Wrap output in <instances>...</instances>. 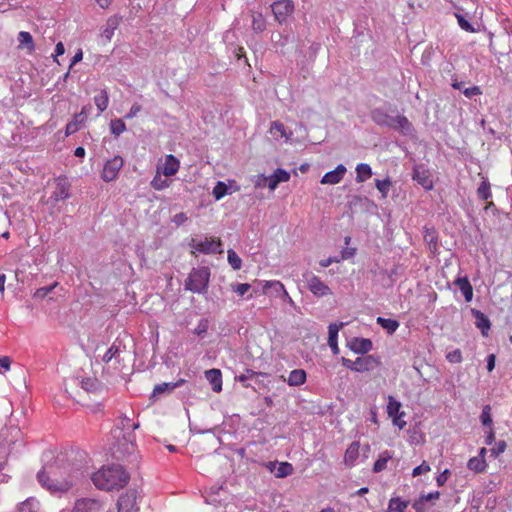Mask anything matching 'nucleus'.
Listing matches in <instances>:
<instances>
[{
    "label": "nucleus",
    "instance_id": "obj_1",
    "mask_svg": "<svg viewBox=\"0 0 512 512\" xmlns=\"http://www.w3.org/2000/svg\"><path fill=\"white\" fill-rule=\"evenodd\" d=\"M85 477L84 471L75 469L70 463L58 458L48 469L37 474L38 481L50 491H68L81 478Z\"/></svg>",
    "mask_w": 512,
    "mask_h": 512
},
{
    "label": "nucleus",
    "instance_id": "obj_2",
    "mask_svg": "<svg viewBox=\"0 0 512 512\" xmlns=\"http://www.w3.org/2000/svg\"><path fill=\"white\" fill-rule=\"evenodd\" d=\"M129 478V474L119 465L103 467L91 477L94 485L105 491L123 488L128 483Z\"/></svg>",
    "mask_w": 512,
    "mask_h": 512
},
{
    "label": "nucleus",
    "instance_id": "obj_3",
    "mask_svg": "<svg viewBox=\"0 0 512 512\" xmlns=\"http://www.w3.org/2000/svg\"><path fill=\"white\" fill-rule=\"evenodd\" d=\"M209 278L210 270L208 267L194 268L185 281V287L193 293H202L207 290Z\"/></svg>",
    "mask_w": 512,
    "mask_h": 512
},
{
    "label": "nucleus",
    "instance_id": "obj_4",
    "mask_svg": "<svg viewBox=\"0 0 512 512\" xmlns=\"http://www.w3.org/2000/svg\"><path fill=\"white\" fill-rule=\"evenodd\" d=\"M189 246L191 248V253L195 254L196 252L202 254H213V253H222L223 250L222 242L219 238H205L201 241H196L195 239H191Z\"/></svg>",
    "mask_w": 512,
    "mask_h": 512
},
{
    "label": "nucleus",
    "instance_id": "obj_5",
    "mask_svg": "<svg viewBox=\"0 0 512 512\" xmlns=\"http://www.w3.org/2000/svg\"><path fill=\"white\" fill-rule=\"evenodd\" d=\"M308 290L317 298L332 295L331 288L320 277L310 273L306 276Z\"/></svg>",
    "mask_w": 512,
    "mask_h": 512
},
{
    "label": "nucleus",
    "instance_id": "obj_6",
    "mask_svg": "<svg viewBox=\"0 0 512 512\" xmlns=\"http://www.w3.org/2000/svg\"><path fill=\"white\" fill-rule=\"evenodd\" d=\"M124 165V160L121 156H114L112 159H109L105 162L101 177L105 182L114 181L119 171Z\"/></svg>",
    "mask_w": 512,
    "mask_h": 512
},
{
    "label": "nucleus",
    "instance_id": "obj_7",
    "mask_svg": "<svg viewBox=\"0 0 512 512\" xmlns=\"http://www.w3.org/2000/svg\"><path fill=\"white\" fill-rule=\"evenodd\" d=\"M401 406V403L393 396H388L387 414L392 418L393 424L399 429H403L406 426V421L403 419L405 412L401 411Z\"/></svg>",
    "mask_w": 512,
    "mask_h": 512
},
{
    "label": "nucleus",
    "instance_id": "obj_8",
    "mask_svg": "<svg viewBox=\"0 0 512 512\" xmlns=\"http://www.w3.org/2000/svg\"><path fill=\"white\" fill-rule=\"evenodd\" d=\"M272 12L278 22H283L293 12L294 5L290 0H278L272 4Z\"/></svg>",
    "mask_w": 512,
    "mask_h": 512
},
{
    "label": "nucleus",
    "instance_id": "obj_9",
    "mask_svg": "<svg viewBox=\"0 0 512 512\" xmlns=\"http://www.w3.org/2000/svg\"><path fill=\"white\" fill-rule=\"evenodd\" d=\"M179 168L180 161L172 154L166 155L164 163L157 166L158 172H161L165 177L174 176Z\"/></svg>",
    "mask_w": 512,
    "mask_h": 512
},
{
    "label": "nucleus",
    "instance_id": "obj_10",
    "mask_svg": "<svg viewBox=\"0 0 512 512\" xmlns=\"http://www.w3.org/2000/svg\"><path fill=\"white\" fill-rule=\"evenodd\" d=\"M136 498L135 490H128L122 494L117 501L118 512H130L134 510L136 506Z\"/></svg>",
    "mask_w": 512,
    "mask_h": 512
},
{
    "label": "nucleus",
    "instance_id": "obj_11",
    "mask_svg": "<svg viewBox=\"0 0 512 512\" xmlns=\"http://www.w3.org/2000/svg\"><path fill=\"white\" fill-rule=\"evenodd\" d=\"M346 171V167L343 164H339L334 170L324 174L321 184H338L343 179Z\"/></svg>",
    "mask_w": 512,
    "mask_h": 512
},
{
    "label": "nucleus",
    "instance_id": "obj_12",
    "mask_svg": "<svg viewBox=\"0 0 512 512\" xmlns=\"http://www.w3.org/2000/svg\"><path fill=\"white\" fill-rule=\"evenodd\" d=\"M70 185L65 179H57L55 190L51 195V199L55 202L69 198Z\"/></svg>",
    "mask_w": 512,
    "mask_h": 512
},
{
    "label": "nucleus",
    "instance_id": "obj_13",
    "mask_svg": "<svg viewBox=\"0 0 512 512\" xmlns=\"http://www.w3.org/2000/svg\"><path fill=\"white\" fill-rule=\"evenodd\" d=\"M343 323H332L328 327V345L331 348L334 355L339 354L338 347V333L340 329L343 327Z\"/></svg>",
    "mask_w": 512,
    "mask_h": 512
},
{
    "label": "nucleus",
    "instance_id": "obj_14",
    "mask_svg": "<svg viewBox=\"0 0 512 512\" xmlns=\"http://www.w3.org/2000/svg\"><path fill=\"white\" fill-rule=\"evenodd\" d=\"M390 128L398 130L399 132L405 135L410 134L413 131L412 123L408 120L407 117L403 115L393 117Z\"/></svg>",
    "mask_w": 512,
    "mask_h": 512
},
{
    "label": "nucleus",
    "instance_id": "obj_15",
    "mask_svg": "<svg viewBox=\"0 0 512 512\" xmlns=\"http://www.w3.org/2000/svg\"><path fill=\"white\" fill-rule=\"evenodd\" d=\"M268 288H277V291H281L282 299L287 301L290 305H294L293 299L290 297L282 282L278 280L265 281L263 284V293L267 294Z\"/></svg>",
    "mask_w": 512,
    "mask_h": 512
},
{
    "label": "nucleus",
    "instance_id": "obj_16",
    "mask_svg": "<svg viewBox=\"0 0 512 512\" xmlns=\"http://www.w3.org/2000/svg\"><path fill=\"white\" fill-rule=\"evenodd\" d=\"M413 180L417 181L425 190L433 188V181L427 170L416 167L413 170Z\"/></svg>",
    "mask_w": 512,
    "mask_h": 512
},
{
    "label": "nucleus",
    "instance_id": "obj_17",
    "mask_svg": "<svg viewBox=\"0 0 512 512\" xmlns=\"http://www.w3.org/2000/svg\"><path fill=\"white\" fill-rule=\"evenodd\" d=\"M360 444L358 441L352 442L345 451L344 464L351 468L355 465L356 460L359 457Z\"/></svg>",
    "mask_w": 512,
    "mask_h": 512
},
{
    "label": "nucleus",
    "instance_id": "obj_18",
    "mask_svg": "<svg viewBox=\"0 0 512 512\" xmlns=\"http://www.w3.org/2000/svg\"><path fill=\"white\" fill-rule=\"evenodd\" d=\"M454 284L462 292L465 301L470 302L473 298V287L467 277H459L454 281Z\"/></svg>",
    "mask_w": 512,
    "mask_h": 512
},
{
    "label": "nucleus",
    "instance_id": "obj_19",
    "mask_svg": "<svg viewBox=\"0 0 512 512\" xmlns=\"http://www.w3.org/2000/svg\"><path fill=\"white\" fill-rule=\"evenodd\" d=\"M205 377L212 385L213 391L220 392L222 390V373L219 369L207 370Z\"/></svg>",
    "mask_w": 512,
    "mask_h": 512
},
{
    "label": "nucleus",
    "instance_id": "obj_20",
    "mask_svg": "<svg viewBox=\"0 0 512 512\" xmlns=\"http://www.w3.org/2000/svg\"><path fill=\"white\" fill-rule=\"evenodd\" d=\"M121 18L118 16H111L108 18L105 28L103 29L101 36L104 37L107 41H111L115 30L118 28L120 24Z\"/></svg>",
    "mask_w": 512,
    "mask_h": 512
},
{
    "label": "nucleus",
    "instance_id": "obj_21",
    "mask_svg": "<svg viewBox=\"0 0 512 512\" xmlns=\"http://www.w3.org/2000/svg\"><path fill=\"white\" fill-rule=\"evenodd\" d=\"M290 179V174L281 168L274 171L273 175L269 179L268 187L270 190H275L279 183L287 182Z\"/></svg>",
    "mask_w": 512,
    "mask_h": 512
},
{
    "label": "nucleus",
    "instance_id": "obj_22",
    "mask_svg": "<svg viewBox=\"0 0 512 512\" xmlns=\"http://www.w3.org/2000/svg\"><path fill=\"white\" fill-rule=\"evenodd\" d=\"M18 48H26L28 53H33L35 50V44L32 35L27 31H21L18 33Z\"/></svg>",
    "mask_w": 512,
    "mask_h": 512
},
{
    "label": "nucleus",
    "instance_id": "obj_23",
    "mask_svg": "<svg viewBox=\"0 0 512 512\" xmlns=\"http://www.w3.org/2000/svg\"><path fill=\"white\" fill-rule=\"evenodd\" d=\"M371 119L377 125L390 127V125L392 124L393 117L389 116L382 109H374L371 111Z\"/></svg>",
    "mask_w": 512,
    "mask_h": 512
},
{
    "label": "nucleus",
    "instance_id": "obj_24",
    "mask_svg": "<svg viewBox=\"0 0 512 512\" xmlns=\"http://www.w3.org/2000/svg\"><path fill=\"white\" fill-rule=\"evenodd\" d=\"M409 506V501L402 500L400 497H393L389 500L386 512H405Z\"/></svg>",
    "mask_w": 512,
    "mask_h": 512
},
{
    "label": "nucleus",
    "instance_id": "obj_25",
    "mask_svg": "<svg viewBox=\"0 0 512 512\" xmlns=\"http://www.w3.org/2000/svg\"><path fill=\"white\" fill-rule=\"evenodd\" d=\"M81 387L87 392L96 393L103 388V385L97 378L88 377L82 379Z\"/></svg>",
    "mask_w": 512,
    "mask_h": 512
},
{
    "label": "nucleus",
    "instance_id": "obj_26",
    "mask_svg": "<svg viewBox=\"0 0 512 512\" xmlns=\"http://www.w3.org/2000/svg\"><path fill=\"white\" fill-rule=\"evenodd\" d=\"M306 381V372L303 369H295L289 373L288 384L290 386H300Z\"/></svg>",
    "mask_w": 512,
    "mask_h": 512
},
{
    "label": "nucleus",
    "instance_id": "obj_27",
    "mask_svg": "<svg viewBox=\"0 0 512 512\" xmlns=\"http://www.w3.org/2000/svg\"><path fill=\"white\" fill-rule=\"evenodd\" d=\"M86 122L85 119H83V116L78 115L77 113L73 116L72 120L67 123L65 128V134L66 136H70L74 133H76L81 126Z\"/></svg>",
    "mask_w": 512,
    "mask_h": 512
},
{
    "label": "nucleus",
    "instance_id": "obj_28",
    "mask_svg": "<svg viewBox=\"0 0 512 512\" xmlns=\"http://www.w3.org/2000/svg\"><path fill=\"white\" fill-rule=\"evenodd\" d=\"M39 510L40 503L34 497L27 498L25 501L21 502L18 507L19 512H39Z\"/></svg>",
    "mask_w": 512,
    "mask_h": 512
},
{
    "label": "nucleus",
    "instance_id": "obj_29",
    "mask_svg": "<svg viewBox=\"0 0 512 512\" xmlns=\"http://www.w3.org/2000/svg\"><path fill=\"white\" fill-rule=\"evenodd\" d=\"M392 453L385 450L378 456V459L375 461L373 466V471L375 473L382 472L386 469L387 462L392 459Z\"/></svg>",
    "mask_w": 512,
    "mask_h": 512
},
{
    "label": "nucleus",
    "instance_id": "obj_30",
    "mask_svg": "<svg viewBox=\"0 0 512 512\" xmlns=\"http://www.w3.org/2000/svg\"><path fill=\"white\" fill-rule=\"evenodd\" d=\"M473 313L476 318L477 328L481 329L482 334L484 336H487V331L490 329L491 326L489 319L481 311L473 310Z\"/></svg>",
    "mask_w": 512,
    "mask_h": 512
},
{
    "label": "nucleus",
    "instance_id": "obj_31",
    "mask_svg": "<svg viewBox=\"0 0 512 512\" xmlns=\"http://www.w3.org/2000/svg\"><path fill=\"white\" fill-rule=\"evenodd\" d=\"M372 176V169L368 164L360 163L356 167V181L365 182Z\"/></svg>",
    "mask_w": 512,
    "mask_h": 512
},
{
    "label": "nucleus",
    "instance_id": "obj_32",
    "mask_svg": "<svg viewBox=\"0 0 512 512\" xmlns=\"http://www.w3.org/2000/svg\"><path fill=\"white\" fill-rule=\"evenodd\" d=\"M351 349L356 353H367L372 349V342L369 339H355L351 344Z\"/></svg>",
    "mask_w": 512,
    "mask_h": 512
},
{
    "label": "nucleus",
    "instance_id": "obj_33",
    "mask_svg": "<svg viewBox=\"0 0 512 512\" xmlns=\"http://www.w3.org/2000/svg\"><path fill=\"white\" fill-rule=\"evenodd\" d=\"M467 467L475 473H481L485 471L487 463L483 457H472L469 459Z\"/></svg>",
    "mask_w": 512,
    "mask_h": 512
},
{
    "label": "nucleus",
    "instance_id": "obj_34",
    "mask_svg": "<svg viewBox=\"0 0 512 512\" xmlns=\"http://www.w3.org/2000/svg\"><path fill=\"white\" fill-rule=\"evenodd\" d=\"M376 322L385 329L388 334H393L399 327V322L391 318L378 317Z\"/></svg>",
    "mask_w": 512,
    "mask_h": 512
},
{
    "label": "nucleus",
    "instance_id": "obj_35",
    "mask_svg": "<svg viewBox=\"0 0 512 512\" xmlns=\"http://www.w3.org/2000/svg\"><path fill=\"white\" fill-rule=\"evenodd\" d=\"M94 103L99 111V113L104 112L109 105V96L106 90H101L99 95L94 97Z\"/></svg>",
    "mask_w": 512,
    "mask_h": 512
},
{
    "label": "nucleus",
    "instance_id": "obj_36",
    "mask_svg": "<svg viewBox=\"0 0 512 512\" xmlns=\"http://www.w3.org/2000/svg\"><path fill=\"white\" fill-rule=\"evenodd\" d=\"M371 363H372L371 356L359 357L354 361V363L352 365V370L357 371V372L367 371V370H369Z\"/></svg>",
    "mask_w": 512,
    "mask_h": 512
},
{
    "label": "nucleus",
    "instance_id": "obj_37",
    "mask_svg": "<svg viewBox=\"0 0 512 512\" xmlns=\"http://www.w3.org/2000/svg\"><path fill=\"white\" fill-rule=\"evenodd\" d=\"M161 174H162L161 172L157 171L156 175L153 177V179L151 181L152 188L157 191L164 190V189L168 188L171 184V181H169L166 178H162Z\"/></svg>",
    "mask_w": 512,
    "mask_h": 512
},
{
    "label": "nucleus",
    "instance_id": "obj_38",
    "mask_svg": "<svg viewBox=\"0 0 512 512\" xmlns=\"http://www.w3.org/2000/svg\"><path fill=\"white\" fill-rule=\"evenodd\" d=\"M269 132L276 139L287 138L285 126L280 121H273Z\"/></svg>",
    "mask_w": 512,
    "mask_h": 512
},
{
    "label": "nucleus",
    "instance_id": "obj_39",
    "mask_svg": "<svg viewBox=\"0 0 512 512\" xmlns=\"http://www.w3.org/2000/svg\"><path fill=\"white\" fill-rule=\"evenodd\" d=\"M252 29L256 33H261L266 29V21L261 13L252 14Z\"/></svg>",
    "mask_w": 512,
    "mask_h": 512
},
{
    "label": "nucleus",
    "instance_id": "obj_40",
    "mask_svg": "<svg viewBox=\"0 0 512 512\" xmlns=\"http://www.w3.org/2000/svg\"><path fill=\"white\" fill-rule=\"evenodd\" d=\"M294 472L293 465L289 462H281L277 468L275 476L277 478H284L292 475Z\"/></svg>",
    "mask_w": 512,
    "mask_h": 512
},
{
    "label": "nucleus",
    "instance_id": "obj_41",
    "mask_svg": "<svg viewBox=\"0 0 512 512\" xmlns=\"http://www.w3.org/2000/svg\"><path fill=\"white\" fill-rule=\"evenodd\" d=\"M375 185L378 191L381 193L382 198L385 199L388 196L390 187H391V181L389 178H386L384 180H375Z\"/></svg>",
    "mask_w": 512,
    "mask_h": 512
},
{
    "label": "nucleus",
    "instance_id": "obj_42",
    "mask_svg": "<svg viewBox=\"0 0 512 512\" xmlns=\"http://www.w3.org/2000/svg\"><path fill=\"white\" fill-rule=\"evenodd\" d=\"M478 197L482 200H488L491 196L490 183L488 180L482 181L480 186L477 189Z\"/></svg>",
    "mask_w": 512,
    "mask_h": 512
},
{
    "label": "nucleus",
    "instance_id": "obj_43",
    "mask_svg": "<svg viewBox=\"0 0 512 512\" xmlns=\"http://www.w3.org/2000/svg\"><path fill=\"white\" fill-rule=\"evenodd\" d=\"M111 133L115 136H119L126 130V125L122 119H114L110 122Z\"/></svg>",
    "mask_w": 512,
    "mask_h": 512
},
{
    "label": "nucleus",
    "instance_id": "obj_44",
    "mask_svg": "<svg viewBox=\"0 0 512 512\" xmlns=\"http://www.w3.org/2000/svg\"><path fill=\"white\" fill-rule=\"evenodd\" d=\"M228 256H227V259H228V262L229 264L231 265V267L234 269V270H239L242 266V260L241 258L238 256V254L230 249L228 250L227 252Z\"/></svg>",
    "mask_w": 512,
    "mask_h": 512
},
{
    "label": "nucleus",
    "instance_id": "obj_45",
    "mask_svg": "<svg viewBox=\"0 0 512 512\" xmlns=\"http://www.w3.org/2000/svg\"><path fill=\"white\" fill-rule=\"evenodd\" d=\"M228 193V187L224 182H217L213 188L212 194L216 200H220Z\"/></svg>",
    "mask_w": 512,
    "mask_h": 512
},
{
    "label": "nucleus",
    "instance_id": "obj_46",
    "mask_svg": "<svg viewBox=\"0 0 512 512\" xmlns=\"http://www.w3.org/2000/svg\"><path fill=\"white\" fill-rule=\"evenodd\" d=\"M119 353V347L113 344L102 357L103 363H109L113 359H118Z\"/></svg>",
    "mask_w": 512,
    "mask_h": 512
},
{
    "label": "nucleus",
    "instance_id": "obj_47",
    "mask_svg": "<svg viewBox=\"0 0 512 512\" xmlns=\"http://www.w3.org/2000/svg\"><path fill=\"white\" fill-rule=\"evenodd\" d=\"M124 440L127 442L126 444L118 443V449L119 452H131L134 449V435L131 433L128 434V437L126 438L123 436Z\"/></svg>",
    "mask_w": 512,
    "mask_h": 512
},
{
    "label": "nucleus",
    "instance_id": "obj_48",
    "mask_svg": "<svg viewBox=\"0 0 512 512\" xmlns=\"http://www.w3.org/2000/svg\"><path fill=\"white\" fill-rule=\"evenodd\" d=\"M57 285H58V283L55 282L54 284H52L50 286L41 287V288L37 289L34 293V297L38 298V299L45 298L49 293H51L56 288Z\"/></svg>",
    "mask_w": 512,
    "mask_h": 512
},
{
    "label": "nucleus",
    "instance_id": "obj_49",
    "mask_svg": "<svg viewBox=\"0 0 512 512\" xmlns=\"http://www.w3.org/2000/svg\"><path fill=\"white\" fill-rule=\"evenodd\" d=\"M480 419L484 426H491L492 417H491V407L489 405H486L483 408Z\"/></svg>",
    "mask_w": 512,
    "mask_h": 512
},
{
    "label": "nucleus",
    "instance_id": "obj_50",
    "mask_svg": "<svg viewBox=\"0 0 512 512\" xmlns=\"http://www.w3.org/2000/svg\"><path fill=\"white\" fill-rule=\"evenodd\" d=\"M176 387V384H170V383H162L158 384L153 389V394H162L167 391H171Z\"/></svg>",
    "mask_w": 512,
    "mask_h": 512
},
{
    "label": "nucleus",
    "instance_id": "obj_51",
    "mask_svg": "<svg viewBox=\"0 0 512 512\" xmlns=\"http://www.w3.org/2000/svg\"><path fill=\"white\" fill-rule=\"evenodd\" d=\"M430 470H431L430 465L426 461H423L422 464H420L419 466H417L413 469L412 476L416 477V476L428 473Z\"/></svg>",
    "mask_w": 512,
    "mask_h": 512
},
{
    "label": "nucleus",
    "instance_id": "obj_52",
    "mask_svg": "<svg viewBox=\"0 0 512 512\" xmlns=\"http://www.w3.org/2000/svg\"><path fill=\"white\" fill-rule=\"evenodd\" d=\"M446 359L450 363H460L462 361V353L460 349H455L446 355Z\"/></svg>",
    "mask_w": 512,
    "mask_h": 512
},
{
    "label": "nucleus",
    "instance_id": "obj_53",
    "mask_svg": "<svg viewBox=\"0 0 512 512\" xmlns=\"http://www.w3.org/2000/svg\"><path fill=\"white\" fill-rule=\"evenodd\" d=\"M459 26L467 32H475L473 26L462 16L456 15Z\"/></svg>",
    "mask_w": 512,
    "mask_h": 512
},
{
    "label": "nucleus",
    "instance_id": "obj_54",
    "mask_svg": "<svg viewBox=\"0 0 512 512\" xmlns=\"http://www.w3.org/2000/svg\"><path fill=\"white\" fill-rule=\"evenodd\" d=\"M250 288L251 286L248 283H239L233 286V291L236 292L239 296H243L249 291Z\"/></svg>",
    "mask_w": 512,
    "mask_h": 512
},
{
    "label": "nucleus",
    "instance_id": "obj_55",
    "mask_svg": "<svg viewBox=\"0 0 512 512\" xmlns=\"http://www.w3.org/2000/svg\"><path fill=\"white\" fill-rule=\"evenodd\" d=\"M463 94L468 98H472L473 96L481 95L482 91L479 86H472L465 88Z\"/></svg>",
    "mask_w": 512,
    "mask_h": 512
},
{
    "label": "nucleus",
    "instance_id": "obj_56",
    "mask_svg": "<svg viewBox=\"0 0 512 512\" xmlns=\"http://www.w3.org/2000/svg\"><path fill=\"white\" fill-rule=\"evenodd\" d=\"M426 504V501L422 498V496H420L417 500L414 501L412 506L416 512H426Z\"/></svg>",
    "mask_w": 512,
    "mask_h": 512
},
{
    "label": "nucleus",
    "instance_id": "obj_57",
    "mask_svg": "<svg viewBox=\"0 0 512 512\" xmlns=\"http://www.w3.org/2000/svg\"><path fill=\"white\" fill-rule=\"evenodd\" d=\"M424 239H425L426 242L429 243V245L433 244L434 248H436V246H437V237L435 235V231L434 230L427 229L426 233L424 235Z\"/></svg>",
    "mask_w": 512,
    "mask_h": 512
},
{
    "label": "nucleus",
    "instance_id": "obj_58",
    "mask_svg": "<svg viewBox=\"0 0 512 512\" xmlns=\"http://www.w3.org/2000/svg\"><path fill=\"white\" fill-rule=\"evenodd\" d=\"M449 476H450V470L449 469H445L436 478L437 485L438 486H443L447 482Z\"/></svg>",
    "mask_w": 512,
    "mask_h": 512
},
{
    "label": "nucleus",
    "instance_id": "obj_59",
    "mask_svg": "<svg viewBox=\"0 0 512 512\" xmlns=\"http://www.w3.org/2000/svg\"><path fill=\"white\" fill-rule=\"evenodd\" d=\"M141 105L138 103H135L131 106L129 112L125 115V118L131 119L135 117L140 111H141Z\"/></svg>",
    "mask_w": 512,
    "mask_h": 512
},
{
    "label": "nucleus",
    "instance_id": "obj_60",
    "mask_svg": "<svg viewBox=\"0 0 512 512\" xmlns=\"http://www.w3.org/2000/svg\"><path fill=\"white\" fill-rule=\"evenodd\" d=\"M356 253L355 248H345L341 251V257L339 259L341 260H347L349 258H352Z\"/></svg>",
    "mask_w": 512,
    "mask_h": 512
},
{
    "label": "nucleus",
    "instance_id": "obj_61",
    "mask_svg": "<svg viewBox=\"0 0 512 512\" xmlns=\"http://www.w3.org/2000/svg\"><path fill=\"white\" fill-rule=\"evenodd\" d=\"M207 329H208L207 321L203 320L198 324V326L194 332H195V334L201 336L207 332Z\"/></svg>",
    "mask_w": 512,
    "mask_h": 512
},
{
    "label": "nucleus",
    "instance_id": "obj_62",
    "mask_svg": "<svg viewBox=\"0 0 512 512\" xmlns=\"http://www.w3.org/2000/svg\"><path fill=\"white\" fill-rule=\"evenodd\" d=\"M341 261V259L337 258V257H329L327 259H323L319 262L320 266L323 267V268H326L328 266H330L331 264L333 263H339Z\"/></svg>",
    "mask_w": 512,
    "mask_h": 512
},
{
    "label": "nucleus",
    "instance_id": "obj_63",
    "mask_svg": "<svg viewBox=\"0 0 512 512\" xmlns=\"http://www.w3.org/2000/svg\"><path fill=\"white\" fill-rule=\"evenodd\" d=\"M187 216L185 213L183 212H180L178 214H175L172 221L176 224V225H181L183 224L184 222L187 221Z\"/></svg>",
    "mask_w": 512,
    "mask_h": 512
},
{
    "label": "nucleus",
    "instance_id": "obj_64",
    "mask_svg": "<svg viewBox=\"0 0 512 512\" xmlns=\"http://www.w3.org/2000/svg\"><path fill=\"white\" fill-rule=\"evenodd\" d=\"M505 448L506 443L504 441H501L497 444V448H493L491 452L495 457H497L500 453L504 452Z\"/></svg>",
    "mask_w": 512,
    "mask_h": 512
}]
</instances>
